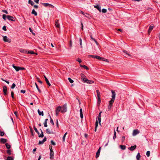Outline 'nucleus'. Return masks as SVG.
I'll return each mask as SVG.
<instances>
[{
  "mask_svg": "<svg viewBox=\"0 0 160 160\" xmlns=\"http://www.w3.org/2000/svg\"><path fill=\"white\" fill-rule=\"evenodd\" d=\"M34 129L35 131L38 135L39 137V138H41H41H42V137H43L44 135L43 134V132L42 131V129H40V131H41V134H40L38 130L35 127H34Z\"/></svg>",
  "mask_w": 160,
  "mask_h": 160,
  "instance_id": "f257e3e1",
  "label": "nucleus"
},
{
  "mask_svg": "<svg viewBox=\"0 0 160 160\" xmlns=\"http://www.w3.org/2000/svg\"><path fill=\"white\" fill-rule=\"evenodd\" d=\"M67 111V105L64 104L62 107H61V112L62 113H64Z\"/></svg>",
  "mask_w": 160,
  "mask_h": 160,
  "instance_id": "f03ea898",
  "label": "nucleus"
},
{
  "mask_svg": "<svg viewBox=\"0 0 160 160\" xmlns=\"http://www.w3.org/2000/svg\"><path fill=\"white\" fill-rule=\"evenodd\" d=\"M2 37L3 38V40L4 42H7L9 43L11 42V40L10 39L8 38L7 36H2Z\"/></svg>",
  "mask_w": 160,
  "mask_h": 160,
  "instance_id": "7ed1b4c3",
  "label": "nucleus"
},
{
  "mask_svg": "<svg viewBox=\"0 0 160 160\" xmlns=\"http://www.w3.org/2000/svg\"><path fill=\"white\" fill-rule=\"evenodd\" d=\"M80 76L81 77V79L82 81L83 82L84 81H85V80L87 79L86 77L84 74L82 73L80 74Z\"/></svg>",
  "mask_w": 160,
  "mask_h": 160,
  "instance_id": "20e7f679",
  "label": "nucleus"
},
{
  "mask_svg": "<svg viewBox=\"0 0 160 160\" xmlns=\"http://www.w3.org/2000/svg\"><path fill=\"white\" fill-rule=\"evenodd\" d=\"M83 82H86L88 84H92V83H93L94 82L93 81L90 80H89L87 78L85 80V81H84Z\"/></svg>",
  "mask_w": 160,
  "mask_h": 160,
  "instance_id": "39448f33",
  "label": "nucleus"
},
{
  "mask_svg": "<svg viewBox=\"0 0 160 160\" xmlns=\"http://www.w3.org/2000/svg\"><path fill=\"white\" fill-rule=\"evenodd\" d=\"M112 98L111 99L114 100L115 98L116 93L113 90H112Z\"/></svg>",
  "mask_w": 160,
  "mask_h": 160,
  "instance_id": "423d86ee",
  "label": "nucleus"
},
{
  "mask_svg": "<svg viewBox=\"0 0 160 160\" xmlns=\"http://www.w3.org/2000/svg\"><path fill=\"white\" fill-rule=\"evenodd\" d=\"M3 92L4 94L5 95H7V87L6 86H5L3 87Z\"/></svg>",
  "mask_w": 160,
  "mask_h": 160,
  "instance_id": "0eeeda50",
  "label": "nucleus"
},
{
  "mask_svg": "<svg viewBox=\"0 0 160 160\" xmlns=\"http://www.w3.org/2000/svg\"><path fill=\"white\" fill-rule=\"evenodd\" d=\"M43 5L45 7H47L48 6L49 7H51L52 8H53L54 7V6L48 3H42Z\"/></svg>",
  "mask_w": 160,
  "mask_h": 160,
  "instance_id": "6e6552de",
  "label": "nucleus"
},
{
  "mask_svg": "<svg viewBox=\"0 0 160 160\" xmlns=\"http://www.w3.org/2000/svg\"><path fill=\"white\" fill-rule=\"evenodd\" d=\"M7 18L9 20L12 21H15V20L14 19V17L12 16H11L9 15H7Z\"/></svg>",
  "mask_w": 160,
  "mask_h": 160,
  "instance_id": "1a4fd4ad",
  "label": "nucleus"
},
{
  "mask_svg": "<svg viewBox=\"0 0 160 160\" xmlns=\"http://www.w3.org/2000/svg\"><path fill=\"white\" fill-rule=\"evenodd\" d=\"M139 133V131L138 129L134 130L133 131L132 135L133 136H135L138 133Z\"/></svg>",
  "mask_w": 160,
  "mask_h": 160,
  "instance_id": "9d476101",
  "label": "nucleus"
},
{
  "mask_svg": "<svg viewBox=\"0 0 160 160\" xmlns=\"http://www.w3.org/2000/svg\"><path fill=\"white\" fill-rule=\"evenodd\" d=\"M101 149V147H100L98 149V151H97V152H96V156H95L96 158H97L99 157V155H100V152Z\"/></svg>",
  "mask_w": 160,
  "mask_h": 160,
  "instance_id": "9b49d317",
  "label": "nucleus"
},
{
  "mask_svg": "<svg viewBox=\"0 0 160 160\" xmlns=\"http://www.w3.org/2000/svg\"><path fill=\"white\" fill-rule=\"evenodd\" d=\"M136 145H134L133 146H132L131 147H129L128 149L131 151H133L136 148Z\"/></svg>",
  "mask_w": 160,
  "mask_h": 160,
  "instance_id": "f8f14e48",
  "label": "nucleus"
},
{
  "mask_svg": "<svg viewBox=\"0 0 160 160\" xmlns=\"http://www.w3.org/2000/svg\"><path fill=\"white\" fill-rule=\"evenodd\" d=\"M7 141V139L4 138H1L0 140V142L1 143H5Z\"/></svg>",
  "mask_w": 160,
  "mask_h": 160,
  "instance_id": "ddd939ff",
  "label": "nucleus"
},
{
  "mask_svg": "<svg viewBox=\"0 0 160 160\" xmlns=\"http://www.w3.org/2000/svg\"><path fill=\"white\" fill-rule=\"evenodd\" d=\"M47 140V139L45 137L43 139L42 141H39V144H43L44 142L46 141Z\"/></svg>",
  "mask_w": 160,
  "mask_h": 160,
  "instance_id": "4468645a",
  "label": "nucleus"
},
{
  "mask_svg": "<svg viewBox=\"0 0 160 160\" xmlns=\"http://www.w3.org/2000/svg\"><path fill=\"white\" fill-rule=\"evenodd\" d=\"M54 156V152L53 150H51V151H50V158L51 159H52L53 158Z\"/></svg>",
  "mask_w": 160,
  "mask_h": 160,
  "instance_id": "2eb2a0df",
  "label": "nucleus"
},
{
  "mask_svg": "<svg viewBox=\"0 0 160 160\" xmlns=\"http://www.w3.org/2000/svg\"><path fill=\"white\" fill-rule=\"evenodd\" d=\"M44 77L45 78V80L47 84H48V85L50 86H51V84L50 83L48 79L46 78V77L45 75L44 76Z\"/></svg>",
  "mask_w": 160,
  "mask_h": 160,
  "instance_id": "dca6fc26",
  "label": "nucleus"
},
{
  "mask_svg": "<svg viewBox=\"0 0 160 160\" xmlns=\"http://www.w3.org/2000/svg\"><path fill=\"white\" fill-rule=\"evenodd\" d=\"M154 27V26H151V25H150L149 26V28L148 30V33L149 34L150 33V32H151L152 30L153 29Z\"/></svg>",
  "mask_w": 160,
  "mask_h": 160,
  "instance_id": "f3484780",
  "label": "nucleus"
},
{
  "mask_svg": "<svg viewBox=\"0 0 160 160\" xmlns=\"http://www.w3.org/2000/svg\"><path fill=\"white\" fill-rule=\"evenodd\" d=\"M13 67L17 71H18L20 70V67L16 66L14 65H12Z\"/></svg>",
  "mask_w": 160,
  "mask_h": 160,
  "instance_id": "a211bd4d",
  "label": "nucleus"
},
{
  "mask_svg": "<svg viewBox=\"0 0 160 160\" xmlns=\"http://www.w3.org/2000/svg\"><path fill=\"white\" fill-rule=\"evenodd\" d=\"M94 7L98 9L100 12H101V7L99 5H95Z\"/></svg>",
  "mask_w": 160,
  "mask_h": 160,
  "instance_id": "6ab92c4d",
  "label": "nucleus"
},
{
  "mask_svg": "<svg viewBox=\"0 0 160 160\" xmlns=\"http://www.w3.org/2000/svg\"><path fill=\"white\" fill-rule=\"evenodd\" d=\"M46 132H47V133L48 134H52L53 133V132L52 131H51L48 128L46 130Z\"/></svg>",
  "mask_w": 160,
  "mask_h": 160,
  "instance_id": "aec40b11",
  "label": "nucleus"
},
{
  "mask_svg": "<svg viewBox=\"0 0 160 160\" xmlns=\"http://www.w3.org/2000/svg\"><path fill=\"white\" fill-rule=\"evenodd\" d=\"M58 20H55V25L57 27L59 28L60 27V26H59V24L58 23Z\"/></svg>",
  "mask_w": 160,
  "mask_h": 160,
  "instance_id": "412c9836",
  "label": "nucleus"
},
{
  "mask_svg": "<svg viewBox=\"0 0 160 160\" xmlns=\"http://www.w3.org/2000/svg\"><path fill=\"white\" fill-rule=\"evenodd\" d=\"M123 52L124 53V55L126 56V57L130 56V54L128 53L126 51L123 50Z\"/></svg>",
  "mask_w": 160,
  "mask_h": 160,
  "instance_id": "4be33fe9",
  "label": "nucleus"
},
{
  "mask_svg": "<svg viewBox=\"0 0 160 160\" xmlns=\"http://www.w3.org/2000/svg\"><path fill=\"white\" fill-rule=\"evenodd\" d=\"M31 13L32 14L34 15L35 16H37V12L34 9L32 10Z\"/></svg>",
  "mask_w": 160,
  "mask_h": 160,
  "instance_id": "5701e85b",
  "label": "nucleus"
},
{
  "mask_svg": "<svg viewBox=\"0 0 160 160\" xmlns=\"http://www.w3.org/2000/svg\"><path fill=\"white\" fill-rule=\"evenodd\" d=\"M38 112L39 115H42V116H43L44 115V114L43 111L41 112L39 109L38 110Z\"/></svg>",
  "mask_w": 160,
  "mask_h": 160,
  "instance_id": "b1692460",
  "label": "nucleus"
},
{
  "mask_svg": "<svg viewBox=\"0 0 160 160\" xmlns=\"http://www.w3.org/2000/svg\"><path fill=\"white\" fill-rule=\"evenodd\" d=\"M61 107L58 106L57 108V109L56 110V111L57 112H59L60 111H61Z\"/></svg>",
  "mask_w": 160,
  "mask_h": 160,
  "instance_id": "393cba45",
  "label": "nucleus"
},
{
  "mask_svg": "<svg viewBox=\"0 0 160 160\" xmlns=\"http://www.w3.org/2000/svg\"><path fill=\"white\" fill-rule=\"evenodd\" d=\"M141 157V156L139 153H138L136 156V158L137 160H140V159Z\"/></svg>",
  "mask_w": 160,
  "mask_h": 160,
  "instance_id": "a878e982",
  "label": "nucleus"
},
{
  "mask_svg": "<svg viewBox=\"0 0 160 160\" xmlns=\"http://www.w3.org/2000/svg\"><path fill=\"white\" fill-rule=\"evenodd\" d=\"M120 147L122 150H124L126 149V147L124 145H120Z\"/></svg>",
  "mask_w": 160,
  "mask_h": 160,
  "instance_id": "bb28decb",
  "label": "nucleus"
},
{
  "mask_svg": "<svg viewBox=\"0 0 160 160\" xmlns=\"http://www.w3.org/2000/svg\"><path fill=\"white\" fill-rule=\"evenodd\" d=\"M114 100L111 99L110 101L109 102V105L112 106V104L114 102Z\"/></svg>",
  "mask_w": 160,
  "mask_h": 160,
  "instance_id": "cd10ccee",
  "label": "nucleus"
},
{
  "mask_svg": "<svg viewBox=\"0 0 160 160\" xmlns=\"http://www.w3.org/2000/svg\"><path fill=\"white\" fill-rule=\"evenodd\" d=\"M97 93V95L98 97V98H100V92L98 90H97L96 91Z\"/></svg>",
  "mask_w": 160,
  "mask_h": 160,
  "instance_id": "c85d7f7f",
  "label": "nucleus"
},
{
  "mask_svg": "<svg viewBox=\"0 0 160 160\" xmlns=\"http://www.w3.org/2000/svg\"><path fill=\"white\" fill-rule=\"evenodd\" d=\"M5 145L6 148L7 149H9L11 148V146L9 145L8 143H6L5 144Z\"/></svg>",
  "mask_w": 160,
  "mask_h": 160,
  "instance_id": "c756f323",
  "label": "nucleus"
},
{
  "mask_svg": "<svg viewBox=\"0 0 160 160\" xmlns=\"http://www.w3.org/2000/svg\"><path fill=\"white\" fill-rule=\"evenodd\" d=\"M14 160V158L12 157H11V156L8 157L6 159V160Z\"/></svg>",
  "mask_w": 160,
  "mask_h": 160,
  "instance_id": "7c9ffc66",
  "label": "nucleus"
},
{
  "mask_svg": "<svg viewBox=\"0 0 160 160\" xmlns=\"http://www.w3.org/2000/svg\"><path fill=\"white\" fill-rule=\"evenodd\" d=\"M7 154L9 155H10L12 154V153H11V150L10 149L8 150L7 151Z\"/></svg>",
  "mask_w": 160,
  "mask_h": 160,
  "instance_id": "2f4dec72",
  "label": "nucleus"
},
{
  "mask_svg": "<svg viewBox=\"0 0 160 160\" xmlns=\"http://www.w3.org/2000/svg\"><path fill=\"white\" fill-rule=\"evenodd\" d=\"M116 138V132L115 130H114V136L113 137V139L114 140H115V139Z\"/></svg>",
  "mask_w": 160,
  "mask_h": 160,
  "instance_id": "473e14b6",
  "label": "nucleus"
},
{
  "mask_svg": "<svg viewBox=\"0 0 160 160\" xmlns=\"http://www.w3.org/2000/svg\"><path fill=\"white\" fill-rule=\"evenodd\" d=\"M50 122L52 124V125H54V124L53 121V120L51 118V116H50Z\"/></svg>",
  "mask_w": 160,
  "mask_h": 160,
  "instance_id": "72a5a7b5",
  "label": "nucleus"
},
{
  "mask_svg": "<svg viewBox=\"0 0 160 160\" xmlns=\"http://www.w3.org/2000/svg\"><path fill=\"white\" fill-rule=\"evenodd\" d=\"M28 3L30 4L32 6L34 4V3L31 0H28Z\"/></svg>",
  "mask_w": 160,
  "mask_h": 160,
  "instance_id": "f704fd0d",
  "label": "nucleus"
},
{
  "mask_svg": "<svg viewBox=\"0 0 160 160\" xmlns=\"http://www.w3.org/2000/svg\"><path fill=\"white\" fill-rule=\"evenodd\" d=\"M35 84L36 86V88H37L38 91V92H41V91L39 89V88H38V86L37 84L36 83H35Z\"/></svg>",
  "mask_w": 160,
  "mask_h": 160,
  "instance_id": "c9c22d12",
  "label": "nucleus"
},
{
  "mask_svg": "<svg viewBox=\"0 0 160 160\" xmlns=\"http://www.w3.org/2000/svg\"><path fill=\"white\" fill-rule=\"evenodd\" d=\"M102 61H104L108 62H109V61H108V60L107 59H106L104 58H102Z\"/></svg>",
  "mask_w": 160,
  "mask_h": 160,
  "instance_id": "e433bc0d",
  "label": "nucleus"
},
{
  "mask_svg": "<svg viewBox=\"0 0 160 160\" xmlns=\"http://www.w3.org/2000/svg\"><path fill=\"white\" fill-rule=\"evenodd\" d=\"M6 18H7V16H6L5 14H3L2 15V18L4 20H6Z\"/></svg>",
  "mask_w": 160,
  "mask_h": 160,
  "instance_id": "4c0bfd02",
  "label": "nucleus"
},
{
  "mask_svg": "<svg viewBox=\"0 0 160 160\" xmlns=\"http://www.w3.org/2000/svg\"><path fill=\"white\" fill-rule=\"evenodd\" d=\"M28 53L29 54H34L35 53L34 52L32 51H28Z\"/></svg>",
  "mask_w": 160,
  "mask_h": 160,
  "instance_id": "58836bf2",
  "label": "nucleus"
},
{
  "mask_svg": "<svg viewBox=\"0 0 160 160\" xmlns=\"http://www.w3.org/2000/svg\"><path fill=\"white\" fill-rule=\"evenodd\" d=\"M68 80L69 82L71 83H72L74 82L70 78H68Z\"/></svg>",
  "mask_w": 160,
  "mask_h": 160,
  "instance_id": "ea45409f",
  "label": "nucleus"
},
{
  "mask_svg": "<svg viewBox=\"0 0 160 160\" xmlns=\"http://www.w3.org/2000/svg\"><path fill=\"white\" fill-rule=\"evenodd\" d=\"M79 41H80V44L81 45V48H82V40L81 38H80Z\"/></svg>",
  "mask_w": 160,
  "mask_h": 160,
  "instance_id": "a19ab883",
  "label": "nucleus"
},
{
  "mask_svg": "<svg viewBox=\"0 0 160 160\" xmlns=\"http://www.w3.org/2000/svg\"><path fill=\"white\" fill-rule=\"evenodd\" d=\"M102 11L103 13H105L107 12V10L106 9L103 8L102 9Z\"/></svg>",
  "mask_w": 160,
  "mask_h": 160,
  "instance_id": "79ce46f5",
  "label": "nucleus"
},
{
  "mask_svg": "<svg viewBox=\"0 0 160 160\" xmlns=\"http://www.w3.org/2000/svg\"><path fill=\"white\" fill-rule=\"evenodd\" d=\"M4 133L3 132L1 131L0 130V136H2L4 135Z\"/></svg>",
  "mask_w": 160,
  "mask_h": 160,
  "instance_id": "37998d69",
  "label": "nucleus"
},
{
  "mask_svg": "<svg viewBox=\"0 0 160 160\" xmlns=\"http://www.w3.org/2000/svg\"><path fill=\"white\" fill-rule=\"evenodd\" d=\"M150 152L149 151H147L146 152V155L147 157H148L150 156Z\"/></svg>",
  "mask_w": 160,
  "mask_h": 160,
  "instance_id": "c03bdc74",
  "label": "nucleus"
},
{
  "mask_svg": "<svg viewBox=\"0 0 160 160\" xmlns=\"http://www.w3.org/2000/svg\"><path fill=\"white\" fill-rule=\"evenodd\" d=\"M14 93L13 92V91H11V95L12 98H14Z\"/></svg>",
  "mask_w": 160,
  "mask_h": 160,
  "instance_id": "a18cd8bd",
  "label": "nucleus"
},
{
  "mask_svg": "<svg viewBox=\"0 0 160 160\" xmlns=\"http://www.w3.org/2000/svg\"><path fill=\"white\" fill-rule=\"evenodd\" d=\"M16 85L15 83H13L12 85V86L11 87V88L12 89H13L15 87Z\"/></svg>",
  "mask_w": 160,
  "mask_h": 160,
  "instance_id": "49530a36",
  "label": "nucleus"
},
{
  "mask_svg": "<svg viewBox=\"0 0 160 160\" xmlns=\"http://www.w3.org/2000/svg\"><path fill=\"white\" fill-rule=\"evenodd\" d=\"M83 68L84 69L86 70H88L89 69L85 65H83Z\"/></svg>",
  "mask_w": 160,
  "mask_h": 160,
  "instance_id": "de8ad7c7",
  "label": "nucleus"
},
{
  "mask_svg": "<svg viewBox=\"0 0 160 160\" xmlns=\"http://www.w3.org/2000/svg\"><path fill=\"white\" fill-rule=\"evenodd\" d=\"M51 144L53 145H54V146H55V145H56V143L54 142H53V141L52 140L51 141Z\"/></svg>",
  "mask_w": 160,
  "mask_h": 160,
  "instance_id": "09e8293b",
  "label": "nucleus"
},
{
  "mask_svg": "<svg viewBox=\"0 0 160 160\" xmlns=\"http://www.w3.org/2000/svg\"><path fill=\"white\" fill-rule=\"evenodd\" d=\"M96 58L98 59L99 60H102V58L98 56H96Z\"/></svg>",
  "mask_w": 160,
  "mask_h": 160,
  "instance_id": "8fccbe9b",
  "label": "nucleus"
},
{
  "mask_svg": "<svg viewBox=\"0 0 160 160\" xmlns=\"http://www.w3.org/2000/svg\"><path fill=\"white\" fill-rule=\"evenodd\" d=\"M96 55H89L88 56V57H92V58H96Z\"/></svg>",
  "mask_w": 160,
  "mask_h": 160,
  "instance_id": "3c124183",
  "label": "nucleus"
},
{
  "mask_svg": "<svg viewBox=\"0 0 160 160\" xmlns=\"http://www.w3.org/2000/svg\"><path fill=\"white\" fill-rule=\"evenodd\" d=\"M98 126V122L97 120H96V122L95 123V128H97Z\"/></svg>",
  "mask_w": 160,
  "mask_h": 160,
  "instance_id": "603ef678",
  "label": "nucleus"
},
{
  "mask_svg": "<svg viewBox=\"0 0 160 160\" xmlns=\"http://www.w3.org/2000/svg\"><path fill=\"white\" fill-rule=\"evenodd\" d=\"M2 29L5 31H6L7 30L6 26H3L2 27Z\"/></svg>",
  "mask_w": 160,
  "mask_h": 160,
  "instance_id": "864d4df0",
  "label": "nucleus"
},
{
  "mask_svg": "<svg viewBox=\"0 0 160 160\" xmlns=\"http://www.w3.org/2000/svg\"><path fill=\"white\" fill-rule=\"evenodd\" d=\"M98 104L99 105L100 103L101 102V99H100V98H98Z\"/></svg>",
  "mask_w": 160,
  "mask_h": 160,
  "instance_id": "5fc2aeb1",
  "label": "nucleus"
},
{
  "mask_svg": "<svg viewBox=\"0 0 160 160\" xmlns=\"http://www.w3.org/2000/svg\"><path fill=\"white\" fill-rule=\"evenodd\" d=\"M112 107V106L110 105H108V110H111Z\"/></svg>",
  "mask_w": 160,
  "mask_h": 160,
  "instance_id": "6e6d98bb",
  "label": "nucleus"
},
{
  "mask_svg": "<svg viewBox=\"0 0 160 160\" xmlns=\"http://www.w3.org/2000/svg\"><path fill=\"white\" fill-rule=\"evenodd\" d=\"M77 62H79V63H80L82 62V60H81V59H80L79 58H78L77 60Z\"/></svg>",
  "mask_w": 160,
  "mask_h": 160,
  "instance_id": "4d7b16f0",
  "label": "nucleus"
},
{
  "mask_svg": "<svg viewBox=\"0 0 160 160\" xmlns=\"http://www.w3.org/2000/svg\"><path fill=\"white\" fill-rule=\"evenodd\" d=\"M2 12H4L5 13L7 14H8V12L6 10H2Z\"/></svg>",
  "mask_w": 160,
  "mask_h": 160,
  "instance_id": "13d9d810",
  "label": "nucleus"
},
{
  "mask_svg": "<svg viewBox=\"0 0 160 160\" xmlns=\"http://www.w3.org/2000/svg\"><path fill=\"white\" fill-rule=\"evenodd\" d=\"M44 126L45 127H47L48 126L47 125V122H45L44 123Z\"/></svg>",
  "mask_w": 160,
  "mask_h": 160,
  "instance_id": "bf43d9fd",
  "label": "nucleus"
},
{
  "mask_svg": "<svg viewBox=\"0 0 160 160\" xmlns=\"http://www.w3.org/2000/svg\"><path fill=\"white\" fill-rule=\"evenodd\" d=\"M125 139V137L124 136H122V141L123 142Z\"/></svg>",
  "mask_w": 160,
  "mask_h": 160,
  "instance_id": "052dcab7",
  "label": "nucleus"
},
{
  "mask_svg": "<svg viewBox=\"0 0 160 160\" xmlns=\"http://www.w3.org/2000/svg\"><path fill=\"white\" fill-rule=\"evenodd\" d=\"M25 92H26V91L24 90H22L20 91V92L21 93H25Z\"/></svg>",
  "mask_w": 160,
  "mask_h": 160,
  "instance_id": "680f3d73",
  "label": "nucleus"
},
{
  "mask_svg": "<svg viewBox=\"0 0 160 160\" xmlns=\"http://www.w3.org/2000/svg\"><path fill=\"white\" fill-rule=\"evenodd\" d=\"M98 120L100 124H101L100 122L101 121V118H98Z\"/></svg>",
  "mask_w": 160,
  "mask_h": 160,
  "instance_id": "e2e57ef3",
  "label": "nucleus"
},
{
  "mask_svg": "<svg viewBox=\"0 0 160 160\" xmlns=\"http://www.w3.org/2000/svg\"><path fill=\"white\" fill-rule=\"evenodd\" d=\"M20 52H22L23 53H25L26 52V51H24L23 50H21L20 51Z\"/></svg>",
  "mask_w": 160,
  "mask_h": 160,
  "instance_id": "0e129e2a",
  "label": "nucleus"
},
{
  "mask_svg": "<svg viewBox=\"0 0 160 160\" xmlns=\"http://www.w3.org/2000/svg\"><path fill=\"white\" fill-rule=\"evenodd\" d=\"M2 80V81H5V82H6V83H7L8 84H9V81H6V80H4L3 78H2L1 79Z\"/></svg>",
  "mask_w": 160,
  "mask_h": 160,
  "instance_id": "69168bd1",
  "label": "nucleus"
},
{
  "mask_svg": "<svg viewBox=\"0 0 160 160\" xmlns=\"http://www.w3.org/2000/svg\"><path fill=\"white\" fill-rule=\"evenodd\" d=\"M65 136H63V137H62V141L63 142H64L65 141Z\"/></svg>",
  "mask_w": 160,
  "mask_h": 160,
  "instance_id": "338daca9",
  "label": "nucleus"
},
{
  "mask_svg": "<svg viewBox=\"0 0 160 160\" xmlns=\"http://www.w3.org/2000/svg\"><path fill=\"white\" fill-rule=\"evenodd\" d=\"M49 148L50 150V151H51V150H52V146L51 145H49Z\"/></svg>",
  "mask_w": 160,
  "mask_h": 160,
  "instance_id": "774afa93",
  "label": "nucleus"
}]
</instances>
